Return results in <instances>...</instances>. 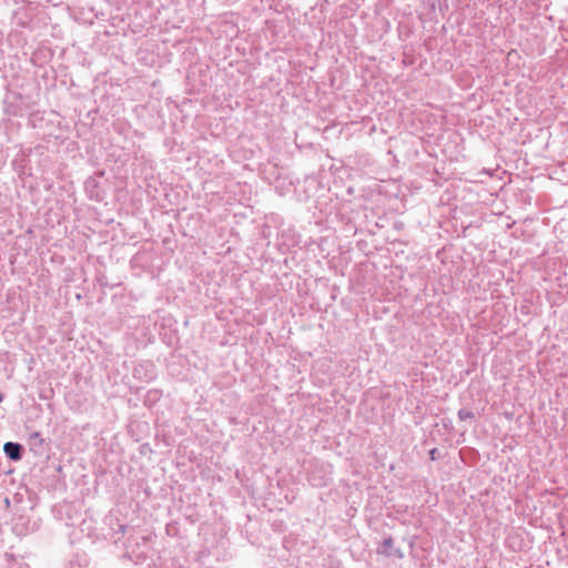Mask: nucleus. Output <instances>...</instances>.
<instances>
[{"mask_svg": "<svg viewBox=\"0 0 568 568\" xmlns=\"http://www.w3.org/2000/svg\"><path fill=\"white\" fill-rule=\"evenodd\" d=\"M29 442H30L31 445L39 444L41 446L42 443H43V438L41 437L40 433L33 432L29 436Z\"/></svg>", "mask_w": 568, "mask_h": 568, "instance_id": "20e7f679", "label": "nucleus"}, {"mask_svg": "<svg viewBox=\"0 0 568 568\" xmlns=\"http://www.w3.org/2000/svg\"><path fill=\"white\" fill-rule=\"evenodd\" d=\"M3 400V395L0 393V403Z\"/></svg>", "mask_w": 568, "mask_h": 568, "instance_id": "423d86ee", "label": "nucleus"}, {"mask_svg": "<svg viewBox=\"0 0 568 568\" xmlns=\"http://www.w3.org/2000/svg\"><path fill=\"white\" fill-rule=\"evenodd\" d=\"M99 186L95 178H91L88 180V193L91 199H100V194L95 193V189Z\"/></svg>", "mask_w": 568, "mask_h": 568, "instance_id": "7ed1b4c3", "label": "nucleus"}, {"mask_svg": "<svg viewBox=\"0 0 568 568\" xmlns=\"http://www.w3.org/2000/svg\"><path fill=\"white\" fill-rule=\"evenodd\" d=\"M459 417L460 419H467V418H473L474 417V414L471 412H468V410H460L459 412Z\"/></svg>", "mask_w": 568, "mask_h": 568, "instance_id": "39448f33", "label": "nucleus"}, {"mask_svg": "<svg viewBox=\"0 0 568 568\" xmlns=\"http://www.w3.org/2000/svg\"><path fill=\"white\" fill-rule=\"evenodd\" d=\"M123 534H129L132 531V534L126 538L124 541V554L123 557L128 558L129 560L133 561L134 564H138L139 560L142 558V550L140 546V539H142L140 531L134 530L129 527L120 526Z\"/></svg>", "mask_w": 568, "mask_h": 568, "instance_id": "f257e3e1", "label": "nucleus"}, {"mask_svg": "<svg viewBox=\"0 0 568 568\" xmlns=\"http://www.w3.org/2000/svg\"><path fill=\"white\" fill-rule=\"evenodd\" d=\"M6 456L11 460H20L22 458L23 447L19 443L8 442L3 446Z\"/></svg>", "mask_w": 568, "mask_h": 568, "instance_id": "f03ea898", "label": "nucleus"}]
</instances>
